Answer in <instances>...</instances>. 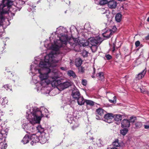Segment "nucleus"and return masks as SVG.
<instances>
[{
    "label": "nucleus",
    "mask_w": 149,
    "mask_h": 149,
    "mask_svg": "<svg viewBox=\"0 0 149 149\" xmlns=\"http://www.w3.org/2000/svg\"><path fill=\"white\" fill-rule=\"evenodd\" d=\"M68 39L66 35H62L60 37V40H54V43L49 47L53 51H57L62 47L66 45Z\"/></svg>",
    "instance_id": "nucleus-2"
},
{
    "label": "nucleus",
    "mask_w": 149,
    "mask_h": 149,
    "mask_svg": "<svg viewBox=\"0 0 149 149\" xmlns=\"http://www.w3.org/2000/svg\"><path fill=\"white\" fill-rule=\"evenodd\" d=\"M13 2L8 0H3L2 3L0 5V13H6L9 10L11 11L13 6H12Z\"/></svg>",
    "instance_id": "nucleus-4"
},
{
    "label": "nucleus",
    "mask_w": 149,
    "mask_h": 149,
    "mask_svg": "<svg viewBox=\"0 0 149 149\" xmlns=\"http://www.w3.org/2000/svg\"><path fill=\"white\" fill-rule=\"evenodd\" d=\"M140 44V42L139 41H137L135 43L136 47H137L139 46Z\"/></svg>",
    "instance_id": "nucleus-41"
},
{
    "label": "nucleus",
    "mask_w": 149,
    "mask_h": 149,
    "mask_svg": "<svg viewBox=\"0 0 149 149\" xmlns=\"http://www.w3.org/2000/svg\"><path fill=\"white\" fill-rule=\"evenodd\" d=\"M85 103L86 104L87 107L89 106L91 107H93L95 103L93 101L88 100H86Z\"/></svg>",
    "instance_id": "nucleus-19"
},
{
    "label": "nucleus",
    "mask_w": 149,
    "mask_h": 149,
    "mask_svg": "<svg viewBox=\"0 0 149 149\" xmlns=\"http://www.w3.org/2000/svg\"><path fill=\"white\" fill-rule=\"evenodd\" d=\"M4 14L0 13V25L1 24V23L3 22V21L4 20V18L3 15Z\"/></svg>",
    "instance_id": "nucleus-33"
},
{
    "label": "nucleus",
    "mask_w": 149,
    "mask_h": 149,
    "mask_svg": "<svg viewBox=\"0 0 149 149\" xmlns=\"http://www.w3.org/2000/svg\"><path fill=\"white\" fill-rule=\"evenodd\" d=\"M63 29V27H61V26H60V27H59V28H57V31H58L59 30H62V29Z\"/></svg>",
    "instance_id": "nucleus-45"
},
{
    "label": "nucleus",
    "mask_w": 149,
    "mask_h": 149,
    "mask_svg": "<svg viewBox=\"0 0 149 149\" xmlns=\"http://www.w3.org/2000/svg\"><path fill=\"white\" fill-rule=\"evenodd\" d=\"M32 114L33 117L29 119V121L30 123L32 125L40 123L42 118L44 116L41 111L38 109H34L32 113Z\"/></svg>",
    "instance_id": "nucleus-3"
},
{
    "label": "nucleus",
    "mask_w": 149,
    "mask_h": 149,
    "mask_svg": "<svg viewBox=\"0 0 149 149\" xmlns=\"http://www.w3.org/2000/svg\"><path fill=\"white\" fill-rule=\"evenodd\" d=\"M136 117H134V116L130 117V121L132 123H135V122H136Z\"/></svg>",
    "instance_id": "nucleus-32"
},
{
    "label": "nucleus",
    "mask_w": 149,
    "mask_h": 149,
    "mask_svg": "<svg viewBox=\"0 0 149 149\" xmlns=\"http://www.w3.org/2000/svg\"><path fill=\"white\" fill-rule=\"evenodd\" d=\"M144 128L146 129H149V125H144Z\"/></svg>",
    "instance_id": "nucleus-44"
},
{
    "label": "nucleus",
    "mask_w": 149,
    "mask_h": 149,
    "mask_svg": "<svg viewBox=\"0 0 149 149\" xmlns=\"http://www.w3.org/2000/svg\"><path fill=\"white\" fill-rule=\"evenodd\" d=\"M113 145L116 147H118L120 146V144L118 143V139H116L112 143Z\"/></svg>",
    "instance_id": "nucleus-28"
},
{
    "label": "nucleus",
    "mask_w": 149,
    "mask_h": 149,
    "mask_svg": "<svg viewBox=\"0 0 149 149\" xmlns=\"http://www.w3.org/2000/svg\"><path fill=\"white\" fill-rule=\"evenodd\" d=\"M113 114L112 113L105 114L104 116V121L108 123H111L112 122L111 120L113 118Z\"/></svg>",
    "instance_id": "nucleus-9"
},
{
    "label": "nucleus",
    "mask_w": 149,
    "mask_h": 149,
    "mask_svg": "<svg viewBox=\"0 0 149 149\" xmlns=\"http://www.w3.org/2000/svg\"><path fill=\"white\" fill-rule=\"evenodd\" d=\"M81 44L83 46H88L90 44L88 40V41L87 40H84V42H82Z\"/></svg>",
    "instance_id": "nucleus-30"
},
{
    "label": "nucleus",
    "mask_w": 149,
    "mask_h": 149,
    "mask_svg": "<svg viewBox=\"0 0 149 149\" xmlns=\"http://www.w3.org/2000/svg\"><path fill=\"white\" fill-rule=\"evenodd\" d=\"M61 69L62 70H66V68H65L64 67H61Z\"/></svg>",
    "instance_id": "nucleus-46"
},
{
    "label": "nucleus",
    "mask_w": 149,
    "mask_h": 149,
    "mask_svg": "<svg viewBox=\"0 0 149 149\" xmlns=\"http://www.w3.org/2000/svg\"><path fill=\"white\" fill-rule=\"evenodd\" d=\"M78 69L79 71L80 72H84V68H82V67H79V66L78 68Z\"/></svg>",
    "instance_id": "nucleus-39"
},
{
    "label": "nucleus",
    "mask_w": 149,
    "mask_h": 149,
    "mask_svg": "<svg viewBox=\"0 0 149 149\" xmlns=\"http://www.w3.org/2000/svg\"><path fill=\"white\" fill-rule=\"evenodd\" d=\"M108 6L111 9L115 8L117 6L116 2L114 0H112L108 2Z\"/></svg>",
    "instance_id": "nucleus-14"
},
{
    "label": "nucleus",
    "mask_w": 149,
    "mask_h": 149,
    "mask_svg": "<svg viewBox=\"0 0 149 149\" xmlns=\"http://www.w3.org/2000/svg\"><path fill=\"white\" fill-rule=\"evenodd\" d=\"M30 143L32 146L35 145L39 141V137L36 134H33L30 136Z\"/></svg>",
    "instance_id": "nucleus-8"
},
{
    "label": "nucleus",
    "mask_w": 149,
    "mask_h": 149,
    "mask_svg": "<svg viewBox=\"0 0 149 149\" xmlns=\"http://www.w3.org/2000/svg\"><path fill=\"white\" fill-rule=\"evenodd\" d=\"M56 54L53 52L46 56L44 61H41L39 66L36 64H32L31 66V70L32 73L40 74L39 77L40 80V84L43 87H45L50 84V81L48 79V74L50 72L49 68L51 66H55L53 64L58 63L61 59V58L58 59Z\"/></svg>",
    "instance_id": "nucleus-1"
},
{
    "label": "nucleus",
    "mask_w": 149,
    "mask_h": 149,
    "mask_svg": "<svg viewBox=\"0 0 149 149\" xmlns=\"http://www.w3.org/2000/svg\"><path fill=\"white\" fill-rule=\"evenodd\" d=\"M111 149H117L116 148L114 147V148H111Z\"/></svg>",
    "instance_id": "nucleus-49"
},
{
    "label": "nucleus",
    "mask_w": 149,
    "mask_h": 149,
    "mask_svg": "<svg viewBox=\"0 0 149 149\" xmlns=\"http://www.w3.org/2000/svg\"><path fill=\"white\" fill-rule=\"evenodd\" d=\"M109 101L110 102L112 103H115L116 102V97L115 96L113 97V100H109Z\"/></svg>",
    "instance_id": "nucleus-36"
},
{
    "label": "nucleus",
    "mask_w": 149,
    "mask_h": 149,
    "mask_svg": "<svg viewBox=\"0 0 149 149\" xmlns=\"http://www.w3.org/2000/svg\"><path fill=\"white\" fill-rule=\"evenodd\" d=\"M88 52L84 50L82 52V54L84 57L86 56L87 55Z\"/></svg>",
    "instance_id": "nucleus-38"
},
{
    "label": "nucleus",
    "mask_w": 149,
    "mask_h": 149,
    "mask_svg": "<svg viewBox=\"0 0 149 149\" xmlns=\"http://www.w3.org/2000/svg\"><path fill=\"white\" fill-rule=\"evenodd\" d=\"M114 117L113 118H114L115 120L118 122L120 121L122 119V116L121 115L119 114H115L113 115Z\"/></svg>",
    "instance_id": "nucleus-18"
},
{
    "label": "nucleus",
    "mask_w": 149,
    "mask_h": 149,
    "mask_svg": "<svg viewBox=\"0 0 149 149\" xmlns=\"http://www.w3.org/2000/svg\"><path fill=\"white\" fill-rule=\"evenodd\" d=\"M74 90L72 92V93H79V92L76 89V88H74Z\"/></svg>",
    "instance_id": "nucleus-42"
},
{
    "label": "nucleus",
    "mask_w": 149,
    "mask_h": 149,
    "mask_svg": "<svg viewBox=\"0 0 149 149\" xmlns=\"http://www.w3.org/2000/svg\"><path fill=\"white\" fill-rule=\"evenodd\" d=\"M145 38L146 40L149 39V33L148 34L147 36Z\"/></svg>",
    "instance_id": "nucleus-47"
},
{
    "label": "nucleus",
    "mask_w": 149,
    "mask_h": 149,
    "mask_svg": "<svg viewBox=\"0 0 149 149\" xmlns=\"http://www.w3.org/2000/svg\"><path fill=\"white\" fill-rule=\"evenodd\" d=\"M147 21L149 22V17L147 19Z\"/></svg>",
    "instance_id": "nucleus-48"
},
{
    "label": "nucleus",
    "mask_w": 149,
    "mask_h": 149,
    "mask_svg": "<svg viewBox=\"0 0 149 149\" xmlns=\"http://www.w3.org/2000/svg\"><path fill=\"white\" fill-rule=\"evenodd\" d=\"M30 136L28 134H26L22 140V142L24 144H26L30 141Z\"/></svg>",
    "instance_id": "nucleus-16"
},
{
    "label": "nucleus",
    "mask_w": 149,
    "mask_h": 149,
    "mask_svg": "<svg viewBox=\"0 0 149 149\" xmlns=\"http://www.w3.org/2000/svg\"><path fill=\"white\" fill-rule=\"evenodd\" d=\"M1 96H0V99H1Z\"/></svg>",
    "instance_id": "nucleus-53"
},
{
    "label": "nucleus",
    "mask_w": 149,
    "mask_h": 149,
    "mask_svg": "<svg viewBox=\"0 0 149 149\" xmlns=\"http://www.w3.org/2000/svg\"><path fill=\"white\" fill-rule=\"evenodd\" d=\"M91 49L93 52H95L97 49V45H91Z\"/></svg>",
    "instance_id": "nucleus-35"
},
{
    "label": "nucleus",
    "mask_w": 149,
    "mask_h": 149,
    "mask_svg": "<svg viewBox=\"0 0 149 149\" xmlns=\"http://www.w3.org/2000/svg\"><path fill=\"white\" fill-rule=\"evenodd\" d=\"M57 78L56 77H52V79H54L55 80H54L53 81H50V83L52 86V87H57L56 88V89H58V87L59 85L60 84V81L59 80H56V79Z\"/></svg>",
    "instance_id": "nucleus-12"
},
{
    "label": "nucleus",
    "mask_w": 149,
    "mask_h": 149,
    "mask_svg": "<svg viewBox=\"0 0 149 149\" xmlns=\"http://www.w3.org/2000/svg\"><path fill=\"white\" fill-rule=\"evenodd\" d=\"M105 57L107 60H110L112 58L111 56L109 54L106 55Z\"/></svg>",
    "instance_id": "nucleus-40"
},
{
    "label": "nucleus",
    "mask_w": 149,
    "mask_h": 149,
    "mask_svg": "<svg viewBox=\"0 0 149 149\" xmlns=\"http://www.w3.org/2000/svg\"><path fill=\"white\" fill-rule=\"evenodd\" d=\"M88 42L91 45H97L101 42L102 40L99 37L96 38H91L88 39Z\"/></svg>",
    "instance_id": "nucleus-6"
},
{
    "label": "nucleus",
    "mask_w": 149,
    "mask_h": 149,
    "mask_svg": "<svg viewBox=\"0 0 149 149\" xmlns=\"http://www.w3.org/2000/svg\"><path fill=\"white\" fill-rule=\"evenodd\" d=\"M128 131V130L127 128H124V129L120 130V134L123 136H125L126 134Z\"/></svg>",
    "instance_id": "nucleus-27"
},
{
    "label": "nucleus",
    "mask_w": 149,
    "mask_h": 149,
    "mask_svg": "<svg viewBox=\"0 0 149 149\" xmlns=\"http://www.w3.org/2000/svg\"><path fill=\"white\" fill-rule=\"evenodd\" d=\"M116 30H117V28H116V27L115 26H113L112 30L111 31H112L113 32H115L116 31Z\"/></svg>",
    "instance_id": "nucleus-43"
},
{
    "label": "nucleus",
    "mask_w": 149,
    "mask_h": 149,
    "mask_svg": "<svg viewBox=\"0 0 149 149\" xmlns=\"http://www.w3.org/2000/svg\"><path fill=\"white\" fill-rule=\"evenodd\" d=\"M72 83L70 82H66L63 83H61L58 87V89L62 90L72 85Z\"/></svg>",
    "instance_id": "nucleus-10"
},
{
    "label": "nucleus",
    "mask_w": 149,
    "mask_h": 149,
    "mask_svg": "<svg viewBox=\"0 0 149 149\" xmlns=\"http://www.w3.org/2000/svg\"><path fill=\"white\" fill-rule=\"evenodd\" d=\"M82 63V61L79 58H78L75 60V64L77 67L80 66Z\"/></svg>",
    "instance_id": "nucleus-23"
},
{
    "label": "nucleus",
    "mask_w": 149,
    "mask_h": 149,
    "mask_svg": "<svg viewBox=\"0 0 149 149\" xmlns=\"http://www.w3.org/2000/svg\"><path fill=\"white\" fill-rule=\"evenodd\" d=\"M135 128L138 129L141 128L143 126L142 123L141 121H136L134 124Z\"/></svg>",
    "instance_id": "nucleus-22"
},
{
    "label": "nucleus",
    "mask_w": 149,
    "mask_h": 149,
    "mask_svg": "<svg viewBox=\"0 0 149 149\" xmlns=\"http://www.w3.org/2000/svg\"><path fill=\"white\" fill-rule=\"evenodd\" d=\"M122 19V15L120 13L117 14L115 17L116 21L118 22H120Z\"/></svg>",
    "instance_id": "nucleus-24"
},
{
    "label": "nucleus",
    "mask_w": 149,
    "mask_h": 149,
    "mask_svg": "<svg viewBox=\"0 0 149 149\" xmlns=\"http://www.w3.org/2000/svg\"><path fill=\"white\" fill-rule=\"evenodd\" d=\"M72 96L75 100H77V102L79 105H82L84 104L86 100H85L82 96H81V94H71Z\"/></svg>",
    "instance_id": "nucleus-5"
},
{
    "label": "nucleus",
    "mask_w": 149,
    "mask_h": 149,
    "mask_svg": "<svg viewBox=\"0 0 149 149\" xmlns=\"http://www.w3.org/2000/svg\"><path fill=\"white\" fill-rule=\"evenodd\" d=\"M79 126V125L78 123L74 124L73 126L71 127V128L73 130H75L76 129L78 128Z\"/></svg>",
    "instance_id": "nucleus-31"
},
{
    "label": "nucleus",
    "mask_w": 149,
    "mask_h": 149,
    "mask_svg": "<svg viewBox=\"0 0 149 149\" xmlns=\"http://www.w3.org/2000/svg\"><path fill=\"white\" fill-rule=\"evenodd\" d=\"M146 72V70H144L143 71L140 73L136 75V78L138 80H139L142 78L144 76Z\"/></svg>",
    "instance_id": "nucleus-15"
},
{
    "label": "nucleus",
    "mask_w": 149,
    "mask_h": 149,
    "mask_svg": "<svg viewBox=\"0 0 149 149\" xmlns=\"http://www.w3.org/2000/svg\"><path fill=\"white\" fill-rule=\"evenodd\" d=\"M3 87L7 90H11V86L8 84L5 85L3 86Z\"/></svg>",
    "instance_id": "nucleus-34"
},
{
    "label": "nucleus",
    "mask_w": 149,
    "mask_h": 149,
    "mask_svg": "<svg viewBox=\"0 0 149 149\" xmlns=\"http://www.w3.org/2000/svg\"><path fill=\"white\" fill-rule=\"evenodd\" d=\"M68 74L70 76H72L73 78L76 77V75L74 72L72 70H70L68 72Z\"/></svg>",
    "instance_id": "nucleus-29"
},
{
    "label": "nucleus",
    "mask_w": 149,
    "mask_h": 149,
    "mask_svg": "<svg viewBox=\"0 0 149 149\" xmlns=\"http://www.w3.org/2000/svg\"><path fill=\"white\" fill-rule=\"evenodd\" d=\"M148 94V96H149V94Z\"/></svg>",
    "instance_id": "nucleus-50"
},
{
    "label": "nucleus",
    "mask_w": 149,
    "mask_h": 149,
    "mask_svg": "<svg viewBox=\"0 0 149 149\" xmlns=\"http://www.w3.org/2000/svg\"><path fill=\"white\" fill-rule=\"evenodd\" d=\"M37 130H38V132H39L41 133V135L42 133H44V130L43 128H42L40 125H38L36 127Z\"/></svg>",
    "instance_id": "nucleus-25"
},
{
    "label": "nucleus",
    "mask_w": 149,
    "mask_h": 149,
    "mask_svg": "<svg viewBox=\"0 0 149 149\" xmlns=\"http://www.w3.org/2000/svg\"><path fill=\"white\" fill-rule=\"evenodd\" d=\"M39 141L42 144L46 143L49 139V135L48 134H46L45 133H42L39 137Z\"/></svg>",
    "instance_id": "nucleus-7"
},
{
    "label": "nucleus",
    "mask_w": 149,
    "mask_h": 149,
    "mask_svg": "<svg viewBox=\"0 0 149 149\" xmlns=\"http://www.w3.org/2000/svg\"><path fill=\"white\" fill-rule=\"evenodd\" d=\"M96 113L98 115V118H96L97 119H100L104 116L105 114L106 111L101 108H99L96 109Z\"/></svg>",
    "instance_id": "nucleus-11"
},
{
    "label": "nucleus",
    "mask_w": 149,
    "mask_h": 149,
    "mask_svg": "<svg viewBox=\"0 0 149 149\" xmlns=\"http://www.w3.org/2000/svg\"><path fill=\"white\" fill-rule=\"evenodd\" d=\"M70 40L71 42L74 41V43H75L76 45H80L81 43L79 39L78 38H71L70 39Z\"/></svg>",
    "instance_id": "nucleus-20"
},
{
    "label": "nucleus",
    "mask_w": 149,
    "mask_h": 149,
    "mask_svg": "<svg viewBox=\"0 0 149 149\" xmlns=\"http://www.w3.org/2000/svg\"><path fill=\"white\" fill-rule=\"evenodd\" d=\"M112 32L111 30H107L105 32L103 33V36L106 38H108L110 37V35H111Z\"/></svg>",
    "instance_id": "nucleus-17"
},
{
    "label": "nucleus",
    "mask_w": 149,
    "mask_h": 149,
    "mask_svg": "<svg viewBox=\"0 0 149 149\" xmlns=\"http://www.w3.org/2000/svg\"><path fill=\"white\" fill-rule=\"evenodd\" d=\"M97 76L99 77V79L101 81H102L104 80V77L103 72H99L97 74Z\"/></svg>",
    "instance_id": "nucleus-26"
},
{
    "label": "nucleus",
    "mask_w": 149,
    "mask_h": 149,
    "mask_svg": "<svg viewBox=\"0 0 149 149\" xmlns=\"http://www.w3.org/2000/svg\"><path fill=\"white\" fill-rule=\"evenodd\" d=\"M107 0H97L95 3L101 5H104L107 3Z\"/></svg>",
    "instance_id": "nucleus-21"
},
{
    "label": "nucleus",
    "mask_w": 149,
    "mask_h": 149,
    "mask_svg": "<svg viewBox=\"0 0 149 149\" xmlns=\"http://www.w3.org/2000/svg\"><path fill=\"white\" fill-rule=\"evenodd\" d=\"M107 93H109V92H107Z\"/></svg>",
    "instance_id": "nucleus-52"
},
{
    "label": "nucleus",
    "mask_w": 149,
    "mask_h": 149,
    "mask_svg": "<svg viewBox=\"0 0 149 149\" xmlns=\"http://www.w3.org/2000/svg\"><path fill=\"white\" fill-rule=\"evenodd\" d=\"M82 84L84 86H86L87 84V81L86 80L82 79Z\"/></svg>",
    "instance_id": "nucleus-37"
},
{
    "label": "nucleus",
    "mask_w": 149,
    "mask_h": 149,
    "mask_svg": "<svg viewBox=\"0 0 149 149\" xmlns=\"http://www.w3.org/2000/svg\"><path fill=\"white\" fill-rule=\"evenodd\" d=\"M130 121L127 119H123L121 122V126L123 128L129 127L130 126Z\"/></svg>",
    "instance_id": "nucleus-13"
},
{
    "label": "nucleus",
    "mask_w": 149,
    "mask_h": 149,
    "mask_svg": "<svg viewBox=\"0 0 149 149\" xmlns=\"http://www.w3.org/2000/svg\"><path fill=\"white\" fill-rule=\"evenodd\" d=\"M1 121V119H0V122Z\"/></svg>",
    "instance_id": "nucleus-51"
}]
</instances>
